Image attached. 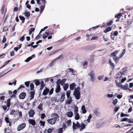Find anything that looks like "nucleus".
I'll use <instances>...</instances> for the list:
<instances>
[{
  "label": "nucleus",
  "mask_w": 133,
  "mask_h": 133,
  "mask_svg": "<svg viewBox=\"0 0 133 133\" xmlns=\"http://www.w3.org/2000/svg\"><path fill=\"white\" fill-rule=\"evenodd\" d=\"M63 129L62 128H60L58 130V133H62L63 132Z\"/></svg>",
  "instance_id": "64"
},
{
  "label": "nucleus",
  "mask_w": 133,
  "mask_h": 133,
  "mask_svg": "<svg viewBox=\"0 0 133 133\" xmlns=\"http://www.w3.org/2000/svg\"><path fill=\"white\" fill-rule=\"evenodd\" d=\"M52 117L53 118H56V120H57V118H58L59 117L58 115L56 113L52 114Z\"/></svg>",
  "instance_id": "33"
},
{
  "label": "nucleus",
  "mask_w": 133,
  "mask_h": 133,
  "mask_svg": "<svg viewBox=\"0 0 133 133\" xmlns=\"http://www.w3.org/2000/svg\"><path fill=\"white\" fill-rule=\"evenodd\" d=\"M54 91V89L52 88L50 90V91L49 92V94L50 95H51L53 93Z\"/></svg>",
  "instance_id": "60"
},
{
  "label": "nucleus",
  "mask_w": 133,
  "mask_h": 133,
  "mask_svg": "<svg viewBox=\"0 0 133 133\" xmlns=\"http://www.w3.org/2000/svg\"><path fill=\"white\" fill-rule=\"evenodd\" d=\"M98 37L97 36L95 37V36H93V37L91 39V40H97V39Z\"/></svg>",
  "instance_id": "63"
},
{
  "label": "nucleus",
  "mask_w": 133,
  "mask_h": 133,
  "mask_svg": "<svg viewBox=\"0 0 133 133\" xmlns=\"http://www.w3.org/2000/svg\"><path fill=\"white\" fill-rule=\"evenodd\" d=\"M35 92L34 91H31L30 93L29 97L30 100L33 99L34 98Z\"/></svg>",
  "instance_id": "8"
},
{
  "label": "nucleus",
  "mask_w": 133,
  "mask_h": 133,
  "mask_svg": "<svg viewBox=\"0 0 133 133\" xmlns=\"http://www.w3.org/2000/svg\"><path fill=\"white\" fill-rule=\"evenodd\" d=\"M100 26V25H98L95 27H93L92 28H90L89 29V30H90L91 29H97Z\"/></svg>",
  "instance_id": "51"
},
{
  "label": "nucleus",
  "mask_w": 133,
  "mask_h": 133,
  "mask_svg": "<svg viewBox=\"0 0 133 133\" xmlns=\"http://www.w3.org/2000/svg\"><path fill=\"white\" fill-rule=\"evenodd\" d=\"M81 89L79 87H78L74 89L73 93V95H74L77 99H80V91Z\"/></svg>",
  "instance_id": "1"
},
{
  "label": "nucleus",
  "mask_w": 133,
  "mask_h": 133,
  "mask_svg": "<svg viewBox=\"0 0 133 133\" xmlns=\"http://www.w3.org/2000/svg\"><path fill=\"white\" fill-rule=\"evenodd\" d=\"M127 68L126 67H124L120 71L122 73H123V75L125 74L124 72L126 71Z\"/></svg>",
  "instance_id": "34"
},
{
  "label": "nucleus",
  "mask_w": 133,
  "mask_h": 133,
  "mask_svg": "<svg viewBox=\"0 0 133 133\" xmlns=\"http://www.w3.org/2000/svg\"><path fill=\"white\" fill-rule=\"evenodd\" d=\"M45 6V4H43L40 7V10H44Z\"/></svg>",
  "instance_id": "53"
},
{
  "label": "nucleus",
  "mask_w": 133,
  "mask_h": 133,
  "mask_svg": "<svg viewBox=\"0 0 133 133\" xmlns=\"http://www.w3.org/2000/svg\"><path fill=\"white\" fill-rule=\"evenodd\" d=\"M111 30V28L110 27L107 28L105 30H104V32L106 33L110 31Z\"/></svg>",
  "instance_id": "39"
},
{
  "label": "nucleus",
  "mask_w": 133,
  "mask_h": 133,
  "mask_svg": "<svg viewBox=\"0 0 133 133\" xmlns=\"http://www.w3.org/2000/svg\"><path fill=\"white\" fill-rule=\"evenodd\" d=\"M61 90L60 86L59 84L56 82V85L55 89V91L56 93H58Z\"/></svg>",
  "instance_id": "6"
},
{
  "label": "nucleus",
  "mask_w": 133,
  "mask_h": 133,
  "mask_svg": "<svg viewBox=\"0 0 133 133\" xmlns=\"http://www.w3.org/2000/svg\"><path fill=\"white\" fill-rule=\"evenodd\" d=\"M109 63L110 65L111 66L112 69H114L115 67V65L114 63H112L111 60H109Z\"/></svg>",
  "instance_id": "26"
},
{
  "label": "nucleus",
  "mask_w": 133,
  "mask_h": 133,
  "mask_svg": "<svg viewBox=\"0 0 133 133\" xmlns=\"http://www.w3.org/2000/svg\"><path fill=\"white\" fill-rule=\"evenodd\" d=\"M56 121V118H51L47 120L48 123L49 124L52 125L55 124Z\"/></svg>",
  "instance_id": "3"
},
{
  "label": "nucleus",
  "mask_w": 133,
  "mask_h": 133,
  "mask_svg": "<svg viewBox=\"0 0 133 133\" xmlns=\"http://www.w3.org/2000/svg\"><path fill=\"white\" fill-rule=\"evenodd\" d=\"M66 116L69 117H71L73 115V112L71 111L67 112L66 114Z\"/></svg>",
  "instance_id": "17"
},
{
  "label": "nucleus",
  "mask_w": 133,
  "mask_h": 133,
  "mask_svg": "<svg viewBox=\"0 0 133 133\" xmlns=\"http://www.w3.org/2000/svg\"><path fill=\"white\" fill-rule=\"evenodd\" d=\"M94 112L95 114L97 116H99L100 114L98 109H97L94 110Z\"/></svg>",
  "instance_id": "22"
},
{
  "label": "nucleus",
  "mask_w": 133,
  "mask_h": 133,
  "mask_svg": "<svg viewBox=\"0 0 133 133\" xmlns=\"http://www.w3.org/2000/svg\"><path fill=\"white\" fill-rule=\"evenodd\" d=\"M22 45V44H19V45H18V46H19V47H16L15 48H14V50L16 51H17L18 50V49H20V48H21V47Z\"/></svg>",
  "instance_id": "36"
},
{
  "label": "nucleus",
  "mask_w": 133,
  "mask_h": 133,
  "mask_svg": "<svg viewBox=\"0 0 133 133\" xmlns=\"http://www.w3.org/2000/svg\"><path fill=\"white\" fill-rule=\"evenodd\" d=\"M28 122L30 124H31L33 126H35L36 124L35 121L33 119H30L28 120Z\"/></svg>",
  "instance_id": "13"
},
{
  "label": "nucleus",
  "mask_w": 133,
  "mask_h": 133,
  "mask_svg": "<svg viewBox=\"0 0 133 133\" xmlns=\"http://www.w3.org/2000/svg\"><path fill=\"white\" fill-rule=\"evenodd\" d=\"M26 124L25 123H21L17 127V130L20 131L22 129H24L26 127Z\"/></svg>",
  "instance_id": "4"
},
{
  "label": "nucleus",
  "mask_w": 133,
  "mask_h": 133,
  "mask_svg": "<svg viewBox=\"0 0 133 133\" xmlns=\"http://www.w3.org/2000/svg\"><path fill=\"white\" fill-rule=\"evenodd\" d=\"M24 35L22 37L20 38V40L21 41H23L24 39V35Z\"/></svg>",
  "instance_id": "55"
},
{
  "label": "nucleus",
  "mask_w": 133,
  "mask_h": 133,
  "mask_svg": "<svg viewBox=\"0 0 133 133\" xmlns=\"http://www.w3.org/2000/svg\"><path fill=\"white\" fill-rule=\"evenodd\" d=\"M118 52V51L117 50L115 51L114 52L111 54V56H112V57H113L116 56V55L117 54Z\"/></svg>",
  "instance_id": "25"
},
{
  "label": "nucleus",
  "mask_w": 133,
  "mask_h": 133,
  "mask_svg": "<svg viewBox=\"0 0 133 133\" xmlns=\"http://www.w3.org/2000/svg\"><path fill=\"white\" fill-rule=\"evenodd\" d=\"M43 104L42 103H40L39 105L38 106L37 108H38L40 110H42L43 108Z\"/></svg>",
  "instance_id": "40"
},
{
  "label": "nucleus",
  "mask_w": 133,
  "mask_h": 133,
  "mask_svg": "<svg viewBox=\"0 0 133 133\" xmlns=\"http://www.w3.org/2000/svg\"><path fill=\"white\" fill-rule=\"evenodd\" d=\"M40 123V125L43 126V127H44L45 125V122L44 121H39Z\"/></svg>",
  "instance_id": "43"
},
{
  "label": "nucleus",
  "mask_w": 133,
  "mask_h": 133,
  "mask_svg": "<svg viewBox=\"0 0 133 133\" xmlns=\"http://www.w3.org/2000/svg\"><path fill=\"white\" fill-rule=\"evenodd\" d=\"M48 28V26H46L44 27L43 29H41L40 31V33H41L42 31H44L46 29Z\"/></svg>",
  "instance_id": "58"
},
{
  "label": "nucleus",
  "mask_w": 133,
  "mask_h": 133,
  "mask_svg": "<svg viewBox=\"0 0 133 133\" xmlns=\"http://www.w3.org/2000/svg\"><path fill=\"white\" fill-rule=\"evenodd\" d=\"M54 130L53 128H49L48 129H45L44 131V133H51Z\"/></svg>",
  "instance_id": "14"
},
{
  "label": "nucleus",
  "mask_w": 133,
  "mask_h": 133,
  "mask_svg": "<svg viewBox=\"0 0 133 133\" xmlns=\"http://www.w3.org/2000/svg\"><path fill=\"white\" fill-rule=\"evenodd\" d=\"M125 52V49H123V51L121 54L119 56V58H121L123 56Z\"/></svg>",
  "instance_id": "37"
},
{
  "label": "nucleus",
  "mask_w": 133,
  "mask_h": 133,
  "mask_svg": "<svg viewBox=\"0 0 133 133\" xmlns=\"http://www.w3.org/2000/svg\"><path fill=\"white\" fill-rule=\"evenodd\" d=\"M69 84H65L63 86V88L64 90L66 91L68 88Z\"/></svg>",
  "instance_id": "24"
},
{
  "label": "nucleus",
  "mask_w": 133,
  "mask_h": 133,
  "mask_svg": "<svg viewBox=\"0 0 133 133\" xmlns=\"http://www.w3.org/2000/svg\"><path fill=\"white\" fill-rule=\"evenodd\" d=\"M71 123V121L70 120H67L65 122L66 124L68 126L70 125Z\"/></svg>",
  "instance_id": "48"
},
{
  "label": "nucleus",
  "mask_w": 133,
  "mask_h": 133,
  "mask_svg": "<svg viewBox=\"0 0 133 133\" xmlns=\"http://www.w3.org/2000/svg\"><path fill=\"white\" fill-rule=\"evenodd\" d=\"M19 18L20 19L22 20V23H24L25 20V18L24 17L21 16H19Z\"/></svg>",
  "instance_id": "28"
},
{
  "label": "nucleus",
  "mask_w": 133,
  "mask_h": 133,
  "mask_svg": "<svg viewBox=\"0 0 133 133\" xmlns=\"http://www.w3.org/2000/svg\"><path fill=\"white\" fill-rule=\"evenodd\" d=\"M49 89L46 88L44 90L43 92L42 93V94L43 95L46 96L49 93Z\"/></svg>",
  "instance_id": "15"
},
{
  "label": "nucleus",
  "mask_w": 133,
  "mask_h": 133,
  "mask_svg": "<svg viewBox=\"0 0 133 133\" xmlns=\"http://www.w3.org/2000/svg\"><path fill=\"white\" fill-rule=\"evenodd\" d=\"M30 82H25V84L27 87H28L29 85Z\"/></svg>",
  "instance_id": "57"
},
{
  "label": "nucleus",
  "mask_w": 133,
  "mask_h": 133,
  "mask_svg": "<svg viewBox=\"0 0 133 133\" xmlns=\"http://www.w3.org/2000/svg\"><path fill=\"white\" fill-rule=\"evenodd\" d=\"M104 77V75H101L98 77V79L99 80H102V79H103Z\"/></svg>",
  "instance_id": "50"
},
{
  "label": "nucleus",
  "mask_w": 133,
  "mask_h": 133,
  "mask_svg": "<svg viewBox=\"0 0 133 133\" xmlns=\"http://www.w3.org/2000/svg\"><path fill=\"white\" fill-rule=\"evenodd\" d=\"M49 35L48 30H46L45 33L43 35V39H45L47 38L48 35Z\"/></svg>",
  "instance_id": "20"
},
{
  "label": "nucleus",
  "mask_w": 133,
  "mask_h": 133,
  "mask_svg": "<svg viewBox=\"0 0 133 133\" xmlns=\"http://www.w3.org/2000/svg\"><path fill=\"white\" fill-rule=\"evenodd\" d=\"M70 90H68L66 91V95L67 98L70 97Z\"/></svg>",
  "instance_id": "41"
},
{
  "label": "nucleus",
  "mask_w": 133,
  "mask_h": 133,
  "mask_svg": "<svg viewBox=\"0 0 133 133\" xmlns=\"http://www.w3.org/2000/svg\"><path fill=\"white\" fill-rule=\"evenodd\" d=\"M123 14V13H119L118 14L116 15L115 16V18H120L122 16V14Z\"/></svg>",
  "instance_id": "27"
},
{
  "label": "nucleus",
  "mask_w": 133,
  "mask_h": 133,
  "mask_svg": "<svg viewBox=\"0 0 133 133\" xmlns=\"http://www.w3.org/2000/svg\"><path fill=\"white\" fill-rule=\"evenodd\" d=\"M129 86L128 84H126L123 87V89L124 90H126L128 89V87Z\"/></svg>",
  "instance_id": "44"
},
{
  "label": "nucleus",
  "mask_w": 133,
  "mask_h": 133,
  "mask_svg": "<svg viewBox=\"0 0 133 133\" xmlns=\"http://www.w3.org/2000/svg\"><path fill=\"white\" fill-rule=\"evenodd\" d=\"M118 101L117 99H115L113 102V103L114 105H115L117 102Z\"/></svg>",
  "instance_id": "56"
},
{
  "label": "nucleus",
  "mask_w": 133,
  "mask_h": 133,
  "mask_svg": "<svg viewBox=\"0 0 133 133\" xmlns=\"http://www.w3.org/2000/svg\"><path fill=\"white\" fill-rule=\"evenodd\" d=\"M33 82L35 83L36 86L39 85L40 83L39 81L38 80H34Z\"/></svg>",
  "instance_id": "29"
},
{
  "label": "nucleus",
  "mask_w": 133,
  "mask_h": 133,
  "mask_svg": "<svg viewBox=\"0 0 133 133\" xmlns=\"http://www.w3.org/2000/svg\"><path fill=\"white\" fill-rule=\"evenodd\" d=\"M66 128V125L65 123H63L62 125V128L63 129V130L64 131L65 130Z\"/></svg>",
  "instance_id": "54"
},
{
  "label": "nucleus",
  "mask_w": 133,
  "mask_h": 133,
  "mask_svg": "<svg viewBox=\"0 0 133 133\" xmlns=\"http://www.w3.org/2000/svg\"><path fill=\"white\" fill-rule=\"evenodd\" d=\"M78 107L75 106L74 108V112L75 115V119L76 120H78L80 118V116L78 113Z\"/></svg>",
  "instance_id": "2"
},
{
  "label": "nucleus",
  "mask_w": 133,
  "mask_h": 133,
  "mask_svg": "<svg viewBox=\"0 0 133 133\" xmlns=\"http://www.w3.org/2000/svg\"><path fill=\"white\" fill-rule=\"evenodd\" d=\"M115 82L116 83V86L117 87H120L121 84V83H118L117 82V81L116 80L115 81Z\"/></svg>",
  "instance_id": "47"
},
{
  "label": "nucleus",
  "mask_w": 133,
  "mask_h": 133,
  "mask_svg": "<svg viewBox=\"0 0 133 133\" xmlns=\"http://www.w3.org/2000/svg\"><path fill=\"white\" fill-rule=\"evenodd\" d=\"M72 102V99L71 97L67 98V101L66 102V104L68 105L69 104Z\"/></svg>",
  "instance_id": "19"
},
{
  "label": "nucleus",
  "mask_w": 133,
  "mask_h": 133,
  "mask_svg": "<svg viewBox=\"0 0 133 133\" xmlns=\"http://www.w3.org/2000/svg\"><path fill=\"white\" fill-rule=\"evenodd\" d=\"M35 112L34 110L31 109L29 111L28 114L29 117H33L35 114Z\"/></svg>",
  "instance_id": "10"
},
{
  "label": "nucleus",
  "mask_w": 133,
  "mask_h": 133,
  "mask_svg": "<svg viewBox=\"0 0 133 133\" xmlns=\"http://www.w3.org/2000/svg\"><path fill=\"white\" fill-rule=\"evenodd\" d=\"M35 30V28H30L29 30V35H30L32 32H34Z\"/></svg>",
  "instance_id": "32"
},
{
  "label": "nucleus",
  "mask_w": 133,
  "mask_h": 133,
  "mask_svg": "<svg viewBox=\"0 0 133 133\" xmlns=\"http://www.w3.org/2000/svg\"><path fill=\"white\" fill-rule=\"evenodd\" d=\"M119 107H116L114 109V111L115 112H116L119 109Z\"/></svg>",
  "instance_id": "62"
},
{
  "label": "nucleus",
  "mask_w": 133,
  "mask_h": 133,
  "mask_svg": "<svg viewBox=\"0 0 133 133\" xmlns=\"http://www.w3.org/2000/svg\"><path fill=\"white\" fill-rule=\"evenodd\" d=\"M76 86V84L75 83H73L69 85V88L70 90H73L74 89L75 87Z\"/></svg>",
  "instance_id": "18"
},
{
  "label": "nucleus",
  "mask_w": 133,
  "mask_h": 133,
  "mask_svg": "<svg viewBox=\"0 0 133 133\" xmlns=\"http://www.w3.org/2000/svg\"><path fill=\"white\" fill-rule=\"evenodd\" d=\"M91 114H90L89 115V116H88V119H87V121L89 123L90 122V119L91 118Z\"/></svg>",
  "instance_id": "49"
},
{
  "label": "nucleus",
  "mask_w": 133,
  "mask_h": 133,
  "mask_svg": "<svg viewBox=\"0 0 133 133\" xmlns=\"http://www.w3.org/2000/svg\"><path fill=\"white\" fill-rule=\"evenodd\" d=\"M113 58L114 59V60L115 61V62L117 63L118 62V59L119 58H120L119 57H118L116 56H115L114 57H113Z\"/></svg>",
  "instance_id": "23"
},
{
  "label": "nucleus",
  "mask_w": 133,
  "mask_h": 133,
  "mask_svg": "<svg viewBox=\"0 0 133 133\" xmlns=\"http://www.w3.org/2000/svg\"><path fill=\"white\" fill-rule=\"evenodd\" d=\"M5 120L6 122L7 123H9L10 122V121L9 120V118L8 117H5Z\"/></svg>",
  "instance_id": "61"
},
{
  "label": "nucleus",
  "mask_w": 133,
  "mask_h": 133,
  "mask_svg": "<svg viewBox=\"0 0 133 133\" xmlns=\"http://www.w3.org/2000/svg\"><path fill=\"white\" fill-rule=\"evenodd\" d=\"M79 126V123L78 122H77L76 124L74 122H73L72 127L73 129L78 128Z\"/></svg>",
  "instance_id": "7"
},
{
  "label": "nucleus",
  "mask_w": 133,
  "mask_h": 133,
  "mask_svg": "<svg viewBox=\"0 0 133 133\" xmlns=\"http://www.w3.org/2000/svg\"><path fill=\"white\" fill-rule=\"evenodd\" d=\"M85 124L83 123H81L80 124H79V126L78 128H79L80 130L81 131L85 128Z\"/></svg>",
  "instance_id": "12"
},
{
  "label": "nucleus",
  "mask_w": 133,
  "mask_h": 133,
  "mask_svg": "<svg viewBox=\"0 0 133 133\" xmlns=\"http://www.w3.org/2000/svg\"><path fill=\"white\" fill-rule=\"evenodd\" d=\"M129 116V115L128 114H125L123 113H122L121 114V117H125V116Z\"/></svg>",
  "instance_id": "45"
},
{
  "label": "nucleus",
  "mask_w": 133,
  "mask_h": 133,
  "mask_svg": "<svg viewBox=\"0 0 133 133\" xmlns=\"http://www.w3.org/2000/svg\"><path fill=\"white\" fill-rule=\"evenodd\" d=\"M41 88L40 89L42 90L43 89V88L44 87V82L43 81H42L40 83Z\"/></svg>",
  "instance_id": "35"
},
{
  "label": "nucleus",
  "mask_w": 133,
  "mask_h": 133,
  "mask_svg": "<svg viewBox=\"0 0 133 133\" xmlns=\"http://www.w3.org/2000/svg\"><path fill=\"white\" fill-rule=\"evenodd\" d=\"M32 58V57H29L27 58L26 60H25L24 61L26 62H28L30 60H31Z\"/></svg>",
  "instance_id": "46"
},
{
  "label": "nucleus",
  "mask_w": 133,
  "mask_h": 133,
  "mask_svg": "<svg viewBox=\"0 0 133 133\" xmlns=\"http://www.w3.org/2000/svg\"><path fill=\"white\" fill-rule=\"evenodd\" d=\"M8 92L11 98L13 97L15 98L16 97L15 95L17 93V91L16 90H14L13 92L10 91H8Z\"/></svg>",
  "instance_id": "5"
},
{
  "label": "nucleus",
  "mask_w": 133,
  "mask_h": 133,
  "mask_svg": "<svg viewBox=\"0 0 133 133\" xmlns=\"http://www.w3.org/2000/svg\"><path fill=\"white\" fill-rule=\"evenodd\" d=\"M30 87L31 91H34L33 90L34 88V85L32 83H31L30 84Z\"/></svg>",
  "instance_id": "42"
},
{
  "label": "nucleus",
  "mask_w": 133,
  "mask_h": 133,
  "mask_svg": "<svg viewBox=\"0 0 133 133\" xmlns=\"http://www.w3.org/2000/svg\"><path fill=\"white\" fill-rule=\"evenodd\" d=\"M123 73H122L121 72L119 71L117 73L116 75V79H119L121 78L123 75Z\"/></svg>",
  "instance_id": "11"
},
{
  "label": "nucleus",
  "mask_w": 133,
  "mask_h": 133,
  "mask_svg": "<svg viewBox=\"0 0 133 133\" xmlns=\"http://www.w3.org/2000/svg\"><path fill=\"white\" fill-rule=\"evenodd\" d=\"M10 100L11 99L10 98H9L7 99V107L8 108H9L10 105Z\"/></svg>",
  "instance_id": "30"
},
{
  "label": "nucleus",
  "mask_w": 133,
  "mask_h": 133,
  "mask_svg": "<svg viewBox=\"0 0 133 133\" xmlns=\"http://www.w3.org/2000/svg\"><path fill=\"white\" fill-rule=\"evenodd\" d=\"M26 96V93L25 92H22L19 95V98L20 99H24Z\"/></svg>",
  "instance_id": "9"
},
{
  "label": "nucleus",
  "mask_w": 133,
  "mask_h": 133,
  "mask_svg": "<svg viewBox=\"0 0 133 133\" xmlns=\"http://www.w3.org/2000/svg\"><path fill=\"white\" fill-rule=\"evenodd\" d=\"M25 15L27 17H29L30 16V13L29 12L25 11L24 13Z\"/></svg>",
  "instance_id": "31"
},
{
  "label": "nucleus",
  "mask_w": 133,
  "mask_h": 133,
  "mask_svg": "<svg viewBox=\"0 0 133 133\" xmlns=\"http://www.w3.org/2000/svg\"><path fill=\"white\" fill-rule=\"evenodd\" d=\"M112 32V35H113L114 36H117L118 34V31H115V32Z\"/></svg>",
  "instance_id": "52"
},
{
  "label": "nucleus",
  "mask_w": 133,
  "mask_h": 133,
  "mask_svg": "<svg viewBox=\"0 0 133 133\" xmlns=\"http://www.w3.org/2000/svg\"><path fill=\"white\" fill-rule=\"evenodd\" d=\"M60 101L63 102L65 98V94L64 93H62L61 94Z\"/></svg>",
  "instance_id": "16"
},
{
  "label": "nucleus",
  "mask_w": 133,
  "mask_h": 133,
  "mask_svg": "<svg viewBox=\"0 0 133 133\" xmlns=\"http://www.w3.org/2000/svg\"><path fill=\"white\" fill-rule=\"evenodd\" d=\"M89 75L90 77L94 76L95 73L93 71H91L89 74Z\"/></svg>",
  "instance_id": "38"
},
{
  "label": "nucleus",
  "mask_w": 133,
  "mask_h": 133,
  "mask_svg": "<svg viewBox=\"0 0 133 133\" xmlns=\"http://www.w3.org/2000/svg\"><path fill=\"white\" fill-rule=\"evenodd\" d=\"M85 107L84 105H83L82 106L81 110L83 114H85L87 112V110L85 109Z\"/></svg>",
  "instance_id": "21"
},
{
  "label": "nucleus",
  "mask_w": 133,
  "mask_h": 133,
  "mask_svg": "<svg viewBox=\"0 0 133 133\" xmlns=\"http://www.w3.org/2000/svg\"><path fill=\"white\" fill-rule=\"evenodd\" d=\"M41 118L42 119H43L45 117V114L44 113H43L41 115Z\"/></svg>",
  "instance_id": "59"
}]
</instances>
